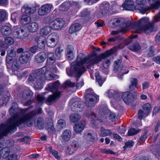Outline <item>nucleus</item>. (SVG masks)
Wrapping results in <instances>:
<instances>
[{"mask_svg":"<svg viewBox=\"0 0 160 160\" xmlns=\"http://www.w3.org/2000/svg\"><path fill=\"white\" fill-rule=\"evenodd\" d=\"M89 62V55L86 57L83 53H79L76 61L71 64L70 69H67V74L71 77L75 76L79 78L86 70L85 64Z\"/></svg>","mask_w":160,"mask_h":160,"instance_id":"nucleus-1","label":"nucleus"},{"mask_svg":"<svg viewBox=\"0 0 160 160\" xmlns=\"http://www.w3.org/2000/svg\"><path fill=\"white\" fill-rule=\"evenodd\" d=\"M160 21V12L154 17L153 21L151 22L149 21V18L147 17L140 19L137 24V27L136 29L137 31L143 32L146 34H149L154 31V22H158Z\"/></svg>","mask_w":160,"mask_h":160,"instance_id":"nucleus-2","label":"nucleus"},{"mask_svg":"<svg viewBox=\"0 0 160 160\" xmlns=\"http://www.w3.org/2000/svg\"><path fill=\"white\" fill-rule=\"evenodd\" d=\"M60 84L59 81L57 80L53 83H51L48 84L47 89L52 92V94L49 95L46 100L47 102L49 103L54 102L59 98L61 93L57 89Z\"/></svg>","mask_w":160,"mask_h":160,"instance_id":"nucleus-3","label":"nucleus"},{"mask_svg":"<svg viewBox=\"0 0 160 160\" xmlns=\"http://www.w3.org/2000/svg\"><path fill=\"white\" fill-rule=\"evenodd\" d=\"M112 53V50H108L100 56L96 55H89V62L90 66L93 65L101 62L102 59L107 58Z\"/></svg>","mask_w":160,"mask_h":160,"instance_id":"nucleus-4","label":"nucleus"},{"mask_svg":"<svg viewBox=\"0 0 160 160\" xmlns=\"http://www.w3.org/2000/svg\"><path fill=\"white\" fill-rule=\"evenodd\" d=\"M92 92L91 89H87L84 96L86 105L90 107L94 106L99 99L98 97L92 94Z\"/></svg>","mask_w":160,"mask_h":160,"instance_id":"nucleus-5","label":"nucleus"},{"mask_svg":"<svg viewBox=\"0 0 160 160\" xmlns=\"http://www.w3.org/2000/svg\"><path fill=\"white\" fill-rule=\"evenodd\" d=\"M84 115L88 118H89L91 117L92 119V126L94 127H95L97 121H98L100 122H102L103 120H104L105 118L107 117V115L105 113L104 114V112H102L100 114L99 116L97 117L96 114L91 110H89L85 111Z\"/></svg>","mask_w":160,"mask_h":160,"instance_id":"nucleus-6","label":"nucleus"},{"mask_svg":"<svg viewBox=\"0 0 160 160\" xmlns=\"http://www.w3.org/2000/svg\"><path fill=\"white\" fill-rule=\"evenodd\" d=\"M36 80L34 84L35 89L40 88V69L33 70L30 74L27 80L28 82H33Z\"/></svg>","mask_w":160,"mask_h":160,"instance_id":"nucleus-7","label":"nucleus"},{"mask_svg":"<svg viewBox=\"0 0 160 160\" xmlns=\"http://www.w3.org/2000/svg\"><path fill=\"white\" fill-rule=\"evenodd\" d=\"M114 69L116 72H119L118 77L121 79H122V76L124 74L128 73L129 71L126 69V68L123 67L122 64V60L118 59L114 62Z\"/></svg>","mask_w":160,"mask_h":160,"instance_id":"nucleus-8","label":"nucleus"},{"mask_svg":"<svg viewBox=\"0 0 160 160\" xmlns=\"http://www.w3.org/2000/svg\"><path fill=\"white\" fill-rule=\"evenodd\" d=\"M58 39L59 37L57 33H53L50 34L47 39L48 46L51 48L54 47L57 45Z\"/></svg>","mask_w":160,"mask_h":160,"instance_id":"nucleus-9","label":"nucleus"},{"mask_svg":"<svg viewBox=\"0 0 160 160\" xmlns=\"http://www.w3.org/2000/svg\"><path fill=\"white\" fill-rule=\"evenodd\" d=\"M13 34L14 38L20 39H23L27 36L25 29L22 27L18 28L15 29Z\"/></svg>","mask_w":160,"mask_h":160,"instance_id":"nucleus-10","label":"nucleus"},{"mask_svg":"<svg viewBox=\"0 0 160 160\" xmlns=\"http://www.w3.org/2000/svg\"><path fill=\"white\" fill-rule=\"evenodd\" d=\"M69 105L70 106L71 110L74 112H81L84 108L83 105L81 102L78 101H74L71 100L69 102Z\"/></svg>","mask_w":160,"mask_h":160,"instance_id":"nucleus-11","label":"nucleus"},{"mask_svg":"<svg viewBox=\"0 0 160 160\" xmlns=\"http://www.w3.org/2000/svg\"><path fill=\"white\" fill-rule=\"evenodd\" d=\"M65 24L64 21L61 18H57L50 23V26L52 29H58L62 28Z\"/></svg>","mask_w":160,"mask_h":160,"instance_id":"nucleus-12","label":"nucleus"},{"mask_svg":"<svg viewBox=\"0 0 160 160\" xmlns=\"http://www.w3.org/2000/svg\"><path fill=\"white\" fill-rule=\"evenodd\" d=\"M122 98L124 102L127 104L132 103L134 100V96L132 94L128 92H123Z\"/></svg>","mask_w":160,"mask_h":160,"instance_id":"nucleus-13","label":"nucleus"},{"mask_svg":"<svg viewBox=\"0 0 160 160\" xmlns=\"http://www.w3.org/2000/svg\"><path fill=\"white\" fill-rule=\"evenodd\" d=\"M44 68H41V72H42L41 73V77H44L45 78H47L48 76H49L50 80H54L58 78V76L56 75L53 74L51 73H50V72L43 71L44 70Z\"/></svg>","mask_w":160,"mask_h":160,"instance_id":"nucleus-14","label":"nucleus"},{"mask_svg":"<svg viewBox=\"0 0 160 160\" xmlns=\"http://www.w3.org/2000/svg\"><path fill=\"white\" fill-rule=\"evenodd\" d=\"M31 54L29 51H25L22 53L19 58V61L21 63L26 64L29 60Z\"/></svg>","mask_w":160,"mask_h":160,"instance_id":"nucleus-15","label":"nucleus"},{"mask_svg":"<svg viewBox=\"0 0 160 160\" xmlns=\"http://www.w3.org/2000/svg\"><path fill=\"white\" fill-rule=\"evenodd\" d=\"M79 147V145L78 142L75 141H72L70 144V147L68 148L67 152L69 154H71L76 151Z\"/></svg>","mask_w":160,"mask_h":160,"instance_id":"nucleus-16","label":"nucleus"},{"mask_svg":"<svg viewBox=\"0 0 160 160\" xmlns=\"http://www.w3.org/2000/svg\"><path fill=\"white\" fill-rule=\"evenodd\" d=\"M122 6L125 10H127L132 11L135 9L134 2L131 0H125Z\"/></svg>","mask_w":160,"mask_h":160,"instance_id":"nucleus-17","label":"nucleus"},{"mask_svg":"<svg viewBox=\"0 0 160 160\" xmlns=\"http://www.w3.org/2000/svg\"><path fill=\"white\" fill-rule=\"evenodd\" d=\"M52 7V5L48 4L42 6L41 7V15H44L48 14L51 12Z\"/></svg>","mask_w":160,"mask_h":160,"instance_id":"nucleus-18","label":"nucleus"},{"mask_svg":"<svg viewBox=\"0 0 160 160\" xmlns=\"http://www.w3.org/2000/svg\"><path fill=\"white\" fill-rule=\"evenodd\" d=\"M85 126V122L84 121H81L75 125L73 127L74 131L77 133H81L84 129Z\"/></svg>","mask_w":160,"mask_h":160,"instance_id":"nucleus-19","label":"nucleus"},{"mask_svg":"<svg viewBox=\"0 0 160 160\" xmlns=\"http://www.w3.org/2000/svg\"><path fill=\"white\" fill-rule=\"evenodd\" d=\"M84 137L88 141L93 142L96 140L97 135L95 133L87 132L84 133Z\"/></svg>","mask_w":160,"mask_h":160,"instance_id":"nucleus-20","label":"nucleus"},{"mask_svg":"<svg viewBox=\"0 0 160 160\" xmlns=\"http://www.w3.org/2000/svg\"><path fill=\"white\" fill-rule=\"evenodd\" d=\"M71 137V131L69 130L65 129L62 133L61 138L63 142H67L70 140Z\"/></svg>","mask_w":160,"mask_h":160,"instance_id":"nucleus-21","label":"nucleus"},{"mask_svg":"<svg viewBox=\"0 0 160 160\" xmlns=\"http://www.w3.org/2000/svg\"><path fill=\"white\" fill-rule=\"evenodd\" d=\"M45 128L48 130L49 132L53 131L54 128L52 125V123L50 122L49 123L46 122H44L43 121H41V129Z\"/></svg>","mask_w":160,"mask_h":160,"instance_id":"nucleus-22","label":"nucleus"},{"mask_svg":"<svg viewBox=\"0 0 160 160\" xmlns=\"http://www.w3.org/2000/svg\"><path fill=\"white\" fill-rule=\"evenodd\" d=\"M3 144L0 143V159L1 158L2 154L3 152H4V154H3L2 157L4 158H6L9 155L10 151L8 148H3Z\"/></svg>","mask_w":160,"mask_h":160,"instance_id":"nucleus-23","label":"nucleus"},{"mask_svg":"<svg viewBox=\"0 0 160 160\" xmlns=\"http://www.w3.org/2000/svg\"><path fill=\"white\" fill-rule=\"evenodd\" d=\"M74 48L71 45L68 46L67 48L66 57L69 60L73 59L74 58L73 55Z\"/></svg>","mask_w":160,"mask_h":160,"instance_id":"nucleus-24","label":"nucleus"},{"mask_svg":"<svg viewBox=\"0 0 160 160\" xmlns=\"http://www.w3.org/2000/svg\"><path fill=\"white\" fill-rule=\"evenodd\" d=\"M81 28V25L78 23L72 24L69 29V32L72 34L74 32L79 31Z\"/></svg>","mask_w":160,"mask_h":160,"instance_id":"nucleus-25","label":"nucleus"},{"mask_svg":"<svg viewBox=\"0 0 160 160\" xmlns=\"http://www.w3.org/2000/svg\"><path fill=\"white\" fill-rule=\"evenodd\" d=\"M37 6L35 7L29 5H25L24 6L23 8L24 9V12L28 14H31L33 13L36 10Z\"/></svg>","mask_w":160,"mask_h":160,"instance_id":"nucleus-26","label":"nucleus"},{"mask_svg":"<svg viewBox=\"0 0 160 160\" xmlns=\"http://www.w3.org/2000/svg\"><path fill=\"white\" fill-rule=\"evenodd\" d=\"M128 48L132 51L138 52L141 49V47L138 42H136L128 46Z\"/></svg>","mask_w":160,"mask_h":160,"instance_id":"nucleus-27","label":"nucleus"},{"mask_svg":"<svg viewBox=\"0 0 160 160\" xmlns=\"http://www.w3.org/2000/svg\"><path fill=\"white\" fill-rule=\"evenodd\" d=\"M1 31L2 34L5 36H9L12 32L11 28L7 26H2L1 28Z\"/></svg>","mask_w":160,"mask_h":160,"instance_id":"nucleus-28","label":"nucleus"},{"mask_svg":"<svg viewBox=\"0 0 160 160\" xmlns=\"http://www.w3.org/2000/svg\"><path fill=\"white\" fill-rule=\"evenodd\" d=\"M47 56V64L50 65L53 63L56 60L55 56L54 53L53 52H49L48 53Z\"/></svg>","mask_w":160,"mask_h":160,"instance_id":"nucleus-29","label":"nucleus"},{"mask_svg":"<svg viewBox=\"0 0 160 160\" xmlns=\"http://www.w3.org/2000/svg\"><path fill=\"white\" fill-rule=\"evenodd\" d=\"M124 20L122 18H118L114 20L112 23L113 27H114L120 26L121 29L123 28V26Z\"/></svg>","mask_w":160,"mask_h":160,"instance_id":"nucleus-30","label":"nucleus"},{"mask_svg":"<svg viewBox=\"0 0 160 160\" xmlns=\"http://www.w3.org/2000/svg\"><path fill=\"white\" fill-rule=\"evenodd\" d=\"M38 25L35 22L30 23L28 26V28L30 32H35L38 29Z\"/></svg>","mask_w":160,"mask_h":160,"instance_id":"nucleus-31","label":"nucleus"},{"mask_svg":"<svg viewBox=\"0 0 160 160\" xmlns=\"http://www.w3.org/2000/svg\"><path fill=\"white\" fill-rule=\"evenodd\" d=\"M81 118V116L78 113L71 114L69 117L70 121L73 122H77Z\"/></svg>","mask_w":160,"mask_h":160,"instance_id":"nucleus-32","label":"nucleus"},{"mask_svg":"<svg viewBox=\"0 0 160 160\" xmlns=\"http://www.w3.org/2000/svg\"><path fill=\"white\" fill-rule=\"evenodd\" d=\"M32 92L30 90H25L23 92L22 95V99L25 100L27 99H30Z\"/></svg>","mask_w":160,"mask_h":160,"instance_id":"nucleus-33","label":"nucleus"},{"mask_svg":"<svg viewBox=\"0 0 160 160\" xmlns=\"http://www.w3.org/2000/svg\"><path fill=\"white\" fill-rule=\"evenodd\" d=\"M135 9H138L141 12L144 14L148 10L144 5L143 4H138L135 6Z\"/></svg>","mask_w":160,"mask_h":160,"instance_id":"nucleus-34","label":"nucleus"},{"mask_svg":"<svg viewBox=\"0 0 160 160\" xmlns=\"http://www.w3.org/2000/svg\"><path fill=\"white\" fill-rule=\"evenodd\" d=\"M148 0L149 3L155 9H158L160 6V0Z\"/></svg>","mask_w":160,"mask_h":160,"instance_id":"nucleus-35","label":"nucleus"},{"mask_svg":"<svg viewBox=\"0 0 160 160\" xmlns=\"http://www.w3.org/2000/svg\"><path fill=\"white\" fill-rule=\"evenodd\" d=\"M30 21V18L27 15H23L21 18V22L23 24L28 23Z\"/></svg>","mask_w":160,"mask_h":160,"instance_id":"nucleus-36","label":"nucleus"},{"mask_svg":"<svg viewBox=\"0 0 160 160\" xmlns=\"http://www.w3.org/2000/svg\"><path fill=\"white\" fill-rule=\"evenodd\" d=\"M70 3L68 2H65L62 4L59 7V9L62 11L68 10L70 6Z\"/></svg>","mask_w":160,"mask_h":160,"instance_id":"nucleus-37","label":"nucleus"},{"mask_svg":"<svg viewBox=\"0 0 160 160\" xmlns=\"http://www.w3.org/2000/svg\"><path fill=\"white\" fill-rule=\"evenodd\" d=\"M142 108L143 111L145 112V113L148 115L151 111V105L148 103H146L143 106Z\"/></svg>","mask_w":160,"mask_h":160,"instance_id":"nucleus-38","label":"nucleus"},{"mask_svg":"<svg viewBox=\"0 0 160 160\" xmlns=\"http://www.w3.org/2000/svg\"><path fill=\"white\" fill-rule=\"evenodd\" d=\"M49 152L53 156L57 159H59L60 157L58 154V152L56 150H53L52 147H50L48 148Z\"/></svg>","mask_w":160,"mask_h":160,"instance_id":"nucleus-39","label":"nucleus"},{"mask_svg":"<svg viewBox=\"0 0 160 160\" xmlns=\"http://www.w3.org/2000/svg\"><path fill=\"white\" fill-rule=\"evenodd\" d=\"M57 125L59 128L62 129L66 127V122L63 119H60L58 121Z\"/></svg>","mask_w":160,"mask_h":160,"instance_id":"nucleus-40","label":"nucleus"},{"mask_svg":"<svg viewBox=\"0 0 160 160\" xmlns=\"http://www.w3.org/2000/svg\"><path fill=\"white\" fill-rule=\"evenodd\" d=\"M147 132H144L143 135L141 136V138L139 139L137 143V144L138 145H140L145 142V140L147 138Z\"/></svg>","mask_w":160,"mask_h":160,"instance_id":"nucleus-41","label":"nucleus"},{"mask_svg":"<svg viewBox=\"0 0 160 160\" xmlns=\"http://www.w3.org/2000/svg\"><path fill=\"white\" fill-rule=\"evenodd\" d=\"M102 6H103V10L104 12H103V11H102V15L104 14L105 13L107 12V11L109 8V4L108 2H103L101 4V7L102 8Z\"/></svg>","mask_w":160,"mask_h":160,"instance_id":"nucleus-42","label":"nucleus"},{"mask_svg":"<svg viewBox=\"0 0 160 160\" xmlns=\"http://www.w3.org/2000/svg\"><path fill=\"white\" fill-rule=\"evenodd\" d=\"M12 57H15L16 55V52L14 48L11 47L8 50L7 55Z\"/></svg>","mask_w":160,"mask_h":160,"instance_id":"nucleus-43","label":"nucleus"},{"mask_svg":"<svg viewBox=\"0 0 160 160\" xmlns=\"http://www.w3.org/2000/svg\"><path fill=\"white\" fill-rule=\"evenodd\" d=\"M116 91L118 92L115 93L113 98L117 101H121L122 99V96L123 92H120L117 90Z\"/></svg>","mask_w":160,"mask_h":160,"instance_id":"nucleus-44","label":"nucleus"},{"mask_svg":"<svg viewBox=\"0 0 160 160\" xmlns=\"http://www.w3.org/2000/svg\"><path fill=\"white\" fill-rule=\"evenodd\" d=\"M51 27L46 26L41 30V32L43 35H46L51 31Z\"/></svg>","mask_w":160,"mask_h":160,"instance_id":"nucleus-45","label":"nucleus"},{"mask_svg":"<svg viewBox=\"0 0 160 160\" xmlns=\"http://www.w3.org/2000/svg\"><path fill=\"white\" fill-rule=\"evenodd\" d=\"M7 15L6 11L3 9H0V22L4 20Z\"/></svg>","mask_w":160,"mask_h":160,"instance_id":"nucleus-46","label":"nucleus"},{"mask_svg":"<svg viewBox=\"0 0 160 160\" xmlns=\"http://www.w3.org/2000/svg\"><path fill=\"white\" fill-rule=\"evenodd\" d=\"M101 134L103 136H110L112 134V132L109 129L101 128Z\"/></svg>","mask_w":160,"mask_h":160,"instance_id":"nucleus-47","label":"nucleus"},{"mask_svg":"<svg viewBox=\"0 0 160 160\" xmlns=\"http://www.w3.org/2000/svg\"><path fill=\"white\" fill-rule=\"evenodd\" d=\"M19 66L18 63V61L14 60L13 62L12 66V70L17 71L19 69Z\"/></svg>","mask_w":160,"mask_h":160,"instance_id":"nucleus-48","label":"nucleus"},{"mask_svg":"<svg viewBox=\"0 0 160 160\" xmlns=\"http://www.w3.org/2000/svg\"><path fill=\"white\" fill-rule=\"evenodd\" d=\"M117 90H113L110 89L107 92V96L110 98H113L115 93H117Z\"/></svg>","mask_w":160,"mask_h":160,"instance_id":"nucleus-49","label":"nucleus"},{"mask_svg":"<svg viewBox=\"0 0 160 160\" xmlns=\"http://www.w3.org/2000/svg\"><path fill=\"white\" fill-rule=\"evenodd\" d=\"M139 131L140 130L139 129L136 130L134 128H131L129 130L128 132V135L131 136L135 135L138 133Z\"/></svg>","mask_w":160,"mask_h":160,"instance_id":"nucleus-50","label":"nucleus"},{"mask_svg":"<svg viewBox=\"0 0 160 160\" xmlns=\"http://www.w3.org/2000/svg\"><path fill=\"white\" fill-rule=\"evenodd\" d=\"M111 64V62L109 59H105L102 63L103 67L105 69H108L109 67Z\"/></svg>","mask_w":160,"mask_h":160,"instance_id":"nucleus-51","label":"nucleus"},{"mask_svg":"<svg viewBox=\"0 0 160 160\" xmlns=\"http://www.w3.org/2000/svg\"><path fill=\"white\" fill-rule=\"evenodd\" d=\"M148 114L147 113H145L144 112L143 110L139 109L138 110V118L140 120L142 119L143 117L145 116H147Z\"/></svg>","mask_w":160,"mask_h":160,"instance_id":"nucleus-52","label":"nucleus"},{"mask_svg":"<svg viewBox=\"0 0 160 160\" xmlns=\"http://www.w3.org/2000/svg\"><path fill=\"white\" fill-rule=\"evenodd\" d=\"M54 17L53 16H49L45 18L43 21L45 23H48L51 22L54 20Z\"/></svg>","mask_w":160,"mask_h":160,"instance_id":"nucleus-53","label":"nucleus"},{"mask_svg":"<svg viewBox=\"0 0 160 160\" xmlns=\"http://www.w3.org/2000/svg\"><path fill=\"white\" fill-rule=\"evenodd\" d=\"M5 42L8 45H11L14 43V41L12 38L7 37L5 38Z\"/></svg>","mask_w":160,"mask_h":160,"instance_id":"nucleus-54","label":"nucleus"},{"mask_svg":"<svg viewBox=\"0 0 160 160\" xmlns=\"http://www.w3.org/2000/svg\"><path fill=\"white\" fill-rule=\"evenodd\" d=\"M18 16V14L16 12H13L11 14V19L14 23H16V21Z\"/></svg>","mask_w":160,"mask_h":160,"instance_id":"nucleus-55","label":"nucleus"},{"mask_svg":"<svg viewBox=\"0 0 160 160\" xmlns=\"http://www.w3.org/2000/svg\"><path fill=\"white\" fill-rule=\"evenodd\" d=\"M39 47L38 45H34L30 47L29 49L30 51L32 53H35L38 50H39Z\"/></svg>","mask_w":160,"mask_h":160,"instance_id":"nucleus-56","label":"nucleus"},{"mask_svg":"<svg viewBox=\"0 0 160 160\" xmlns=\"http://www.w3.org/2000/svg\"><path fill=\"white\" fill-rule=\"evenodd\" d=\"M126 31V29L123 28L120 29L119 30L113 31L111 32V34L112 35H117L119 32L125 33Z\"/></svg>","mask_w":160,"mask_h":160,"instance_id":"nucleus-57","label":"nucleus"},{"mask_svg":"<svg viewBox=\"0 0 160 160\" xmlns=\"http://www.w3.org/2000/svg\"><path fill=\"white\" fill-rule=\"evenodd\" d=\"M14 57L7 55L6 57V63L8 64H11L13 60L14 61Z\"/></svg>","mask_w":160,"mask_h":160,"instance_id":"nucleus-58","label":"nucleus"},{"mask_svg":"<svg viewBox=\"0 0 160 160\" xmlns=\"http://www.w3.org/2000/svg\"><path fill=\"white\" fill-rule=\"evenodd\" d=\"M134 144V142L132 141H128L125 143L123 148H130L133 146Z\"/></svg>","mask_w":160,"mask_h":160,"instance_id":"nucleus-59","label":"nucleus"},{"mask_svg":"<svg viewBox=\"0 0 160 160\" xmlns=\"http://www.w3.org/2000/svg\"><path fill=\"white\" fill-rule=\"evenodd\" d=\"M155 49L152 46L151 47L149 50V52L148 53V55L149 57H152L153 56L154 54Z\"/></svg>","mask_w":160,"mask_h":160,"instance_id":"nucleus-60","label":"nucleus"},{"mask_svg":"<svg viewBox=\"0 0 160 160\" xmlns=\"http://www.w3.org/2000/svg\"><path fill=\"white\" fill-rule=\"evenodd\" d=\"M40 118L39 117L36 118L35 120L34 124V126L36 128H39L40 126Z\"/></svg>","mask_w":160,"mask_h":160,"instance_id":"nucleus-61","label":"nucleus"},{"mask_svg":"<svg viewBox=\"0 0 160 160\" xmlns=\"http://www.w3.org/2000/svg\"><path fill=\"white\" fill-rule=\"evenodd\" d=\"M130 82L131 84L135 85V87L138 88L137 85L138 82L137 79L135 78H130Z\"/></svg>","mask_w":160,"mask_h":160,"instance_id":"nucleus-62","label":"nucleus"},{"mask_svg":"<svg viewBox=\"0 0 160 160\" xmlns=\"http://www.w3.org/2000/svg\"><path fill=\"white\" fill-rule=\"evenodd\" d=\"M96 81L98 82V84L100 86L102 85V84L104 82V81H102L101 77L99 75L96 76Z\"/></svg>","mask_w":160,"mask_h":160,"instance_id":"nucleus-63","label":"nucleus"},{"mask_svg":"<svg viewBox=\"0 0 160 160\" xmlns=\"http://www.w3.org/2000/svg\"><path fill=\"white\" fill-rule=\"evenodd\" d=\"M63 51V50L61 49L60 47H57L55 51L56 55L58 56H59Z\"/></svg>","mask_w":160,"mask_h":160,"instance_id":"nucleus-64","label":"nucleus"}]
</instances>
